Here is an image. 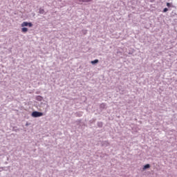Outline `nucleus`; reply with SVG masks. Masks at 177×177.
Returning a JSON list of instances; mask_svg holds the SVG:
<instances>
[{
    "mask_svg": "<svg viewBox=\"0 0 177 177\" xmlns=\"http://www.w3.org/2000/svg\"><path fill=\"white\" fill-rule=\"evenodd\" d=\"M96 63H99V59L91 61V64H96Z\"/></svg>",
    "mask_w": 177,
    "mask_h": 177,
    "instance_id": "20e7f679",
    "label": "nucleus"
},
{
    "mask_svg": "<svg viewBox=\"0 0 177 177\" xmlns=\"http://www.w3.org/2000/svg\"><path fill=\"white\" fill-rule=\"evenodd\" d=\"M163 12H168V8H164Z\"/></svg>",
    "mask_w": 177,
    "mask_h": 177,
    "instance_id": "6e6552de",
    "label": "nucleus"
},
{
    "mask_svg": "<svg viewBox=\"0 0 177 177\" xmlns=\"http://www.w3.org/2000/svg\"><path fill=\"white\" fill-rule=\"evenodd\" d=\"M21 27H32V24L31 22L24 21L21 24Z\"/></svg>",
    "mask_w": 177,
    "mask_h": 177,
    "instance_id": "f03ea898",
    "label": "nucleus"
},
{
    "mask_svg": "<svg viewBox=\"0 0 177 177\" xmlns=\"http://www.w3.org/2000/svg\"><path fill=\"white\" fill-rule=\"evenodd\" d=\"M42 115H44L42 112L33 111L32 113V117H35V118H37V117H42Z\"/></svg>",
    "mask_w": 177,
    "mask_h": 177,
    "instance_id": "f257e3e1",
    "label": "nucleus"
},
{
    "mask_svg": "<svg viewBox=\"0 0 177 177\" xmlns=\"http://www.w3.org/2000/svg\"><path fill=\"white\" fill-rule=\"evenodd\" d=\"M167 6L168 8H171V3H167Z\"/></svg>",
    "mask_w": 177,
    "mask_h": 177,
    "instance_id": "0eeeda50",
    "label": "nucleus"
},
{
    "mask_svg": "<svg viewBox=\"0 0 177 177\" xmlns=\"http://www.w3.org/2000/svg\"><path fill=\"white\" fill-rule=\"evenodd\" d=\"M28 31V28L23 27L21 28V32H27Z\"/></svg>",
    "mask_w": 177,
    "mask_h": 177,
    "instance_id": "7ed1b4c3",
    "label": "nucleus"
},
{
    "mask_svg": "<svg viewBox=\"0 0 177 177\" xmlns=\"http://www.w3.org/2000/svg\"><path fill=\"white\" fill-rule=\"evenodd\" d=\"M92 0H79V2H91Z\"/></svg>",
    "mask_w": 177,
    "mask_h": 177,
    "instance_id": "423d86ee",
    "label": "nucleus"
},
{
    "mask_svg": "<svg viewBox=\"0 0 177 177\" xmlns=\"http://www.w3.org/2000/svg\"><path fill=\"white\" fill-rule=\"evenodd\" d=\"M147 168H150V165L147 164L144 166L143 169H147Z\"/></svg>",
    "mask_w": 177,
    "mask_h": 177,
    "instance_id": "39448f33",
    "label": "nucleus"
}]
</instances>
